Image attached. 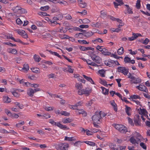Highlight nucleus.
<instances>
[{
    "instance_id": "13",
    "label": "nucleus",
    "mask_w": 150,
    "mask_h": 150,
    "mask_svg": "<svg viewBox=\"0 0 150 150\" xmlns=\"http://www.w3.org/2000/svg\"><path fill=\"white\" fill-rule=\"evenodd\" d=\"M92 91V89L91 88H88L85 89H83L82 91L81 95L85 94L88 95Z\"/></svg>"
},
{
    "instance_id": "21",
    "label": "nucleus",
    "mask_w": 150,
    "mask_h": 150,
    "mask_svg": "<svg viewBox=\"0 0 150 150\" xmlns=\"http://www.w3.org/2000/svg\"><path fill=\"white\" fill-rule=\"evenodd\" d=\"M137 117L136 119H135L134 120V124L136 126H140L141 125V123L139 121V116L138 115H137L135 116Z\"/></svg>"
},
{
    "instance_id": "14",
    "label": "nucleus",
    "mask_w": 150,
    "mask_h": 150,
    "mask_svg": "<svg viewBox=\"0 0 150 150\" xmlns=\"http://www.w3.org/2000/svg\"><path fill=\"white\" fill-rule=\"evenodd\" d=\"M130 81L132 83L137 84L141 82V79L139 78H136L133 76V78Z\"/></svg>"
},
{
    "instance_id": "1",
    "label": "nucleus",
    "mask_w": 150,
    "mask_h": 150,
    "mask_svg": "<svg viewBox=\"0 0 150 150\" xmlns=\"http://www.w3.org/2000/svg\"><path fill=\"white\" fill-rule=\"evenodd\" d=\"M106 114L102 111H97L92 117V120L94 123L99 124L102 122V119Z\"/></svg>"
},
{
    "instance_id": "4",
    "label": "nucleus",
    "mask_w": 150,
    "mask_h": 150,
    "mask_svg": "<svg viewBox=\"0 0 150 150\" xmlns=\"http://www.w3.org/2000/svg\"><path fill=\"white\" fill-rule=\"evenodd\" d=\"M113 126L120 132L125 133L127 131V129L125 126L122 125L114 124Z\"/></svg>"
},
{
    "instance_id": "6",
    "label": "nucleus",
    "mask_w": 150,
    "mask_h": 150,
    "mask_svg": "<svg viewBox=\"0 0 150 150\" xmlns=\"http://www.w3.org/2000/svg\"><path fill=\"white\" fill-rule=\"evenodd\" d=\"M15 31L23 38H28V35L25 31L19 29L16 30Z\"/></svg>"
},
{
    "instance_id": "28",
    "label": "nucleus",
    "mask_w": 150,
    "mask_h": 150,
    "mask_svg": "<svg viewBox=\"0 0 150 150\" xmlns=\"http://www.w3.org/2000/svg\"><path fill=\"white\" fill-rule=\"evenodd\" d=\"M102 54L105 55H110L111 54V52H108V50L105 48H103L101 52Z\"/></svg>"
},
{
    "instance_id": "37",
    "label": "nucleus",
    "mask_w": 150,
    "mask_h": 150,
    "mask_svg": "<svg viewBox=\"0 0 150 150\" xmlns=\"http://www.w3.org/2000/svg\"><path fill=\"white\" fill-rule=\"evenodd\" d=\"M124 52V49L122 47H121L117 51V54L119 55H122Z\"/></svg>"
},
{
    "instance_id": "5",
    "label": "nucleus",
    "mask_w": 150,
    "mask_h": 150,
    "mask_svg": "<svg viewBox=\"0 0 150 150\" xmlns=\"http://www.w3.org/2000/svg\"><path fill=\"white\" fill-rule=\"evenodd\" d=\"M69 145L67 143H59L57 144L56 147L58 149L60 150H67L69 147Z\"/></svg>"
},
{
    "instance_id": "47",
    "label": "nucleus",
    "mask_w": 150,
    "mask_h": 150,
    "mask_svg": "<svg viewBox=\"0 0 150 150\" xmlns=\"http://www.w3.org/2000/svg\"><path fill=\"white\" fill-rule=\"evenodd\" d=\"M57 31L58 32L65 33L66 31V30L65 28H63L62 27H60Z\"/></svg>"
},
{
    "instance_id": "50",
    "label": "nucleus",
    "mask_w": 150,
    "mask_h": 150,
    "mask_svg": "<svg viewBox=\"0 0 150 150\" xmlns=\"http://www.w3.org/2000/svg\"><path fill=\"white\" fill-rule=\"evenodd\" d=\"M93 34V33L92 32H88L85 33L84 35L87 37L91 36Z\"/></svg>"
},
{
    "instance_id": "3",
    "label": "nucleus",
    "mask_w": 150,
    "mask_h": 150,
    "mask_svg": "<svg viewBox=\"0 0 150 150\" xmlns=\"http://www.w3.org/2000/svg\"><path fill=\"white\" fill-rule=\"evenodd\" d=\"M142 137L139 133L135 132L133 134L129 140L132 144L136 145L140 143V140H141V138Z\"/></svg>"
},
{
    "instance_id": "26",
    "label": "nucleus",
    "mask_w": 150,
    "mask_h": 150,
    "mask_svg": "<svg viewBox=\"0 0 150 150\" xmlns=\"http://www.w3.org/2000/svg\"><path fill=\"white\" fill-rule=\"evenodd\" d=\"M129 98L133 101V100H136L137 99H140V97L138 95H132L131 96L130 98Z\"/></svg>"
},
{
    "instance_id": "54",
    "label": "nucleus",
    "mask_w": 150,
    "mask_h": 150,
    "mask_svg": "<svg viewBox=\"0 0 150 150\" xmlns=\"http://www.w3.org/2000/svg\"><path fill=\"white\" fill-rule=\"evenodd\" d=\"M78 42L81 44H88L89 43L88 42H87V41H86V40H78Z\"/></svg>"
},
{
    "instance_id": "12",
    "label": "nucleus",
    "mask_w": 150,
    "mask_h": 150,
    "mask_svg": "<svg viewBox=\"0 0 150 150\" xmlns=\"http://www.w3.org/2000/svg\"><path fill=\"white\" fill-rule=\"evenodd\" d=\"M114 60L111 59H109L108 60H105L104 62V64L106 66L109 67H111L113 66L114 64Z\"/></svg>"
},
{
    "instance_id": "45",
    "label": "nucleus",
    "mask_w": 150,
    "mask_h": 150,
    "mask_svg": "<svg viewBox=\"0 0 150 150\" xmlns=\"http://www.w3.org/2000/svg\"><path fill=\"white\" fill-rule=\"evenodd\" d=\"M105 71L103 69L100 70L98 71V73L101 76L104 77L105 76Z\"/></svg>"
},
{
    "instance_id": "10",
    "label": "nucleus",
    "mask_w": 150,
    "mask_h": 150,
    "mask_svg": "<svg viewBox=\"0 0 150 150\" xmlns=\"http://www.w3.org/2000/svg\"><path fill=\"white\" fill-rule=\"evenodd\" d=\"M139 112V114L142 115H143L146 117H148L147 115L148 112L146 111V109L144 108H139V109H138Z\"/></svg>"
},
{
    "instance_id": "2",
    "label": "nucleus",
    "mask_w": 150,
    "mask_h": 150,
    "mask_svg": "<svg viewBox=\"0 0 150 150\" xmlns=\"http://www.w3.org/2000/svg\"><path fill=\"white\" fill-rule=\"evenodd\" d=\"M11 6L12 10L17 14L25 13L27 12L25 9L22 8L17 3H11Z\"/></svg>"
},
{
    "instance_id": "62",
    "label": "nucleus",
    "mask_w": 150,
    "mask_h": 150,
    "mask_svg": "<svg viewBox=\"0 0 150 150\" xmlns=\"http://www.w3.org/2000/svg\"><path fill=\"white\" fill-rule=\"evenodd\" d=\"M42 116L43 117V119H45L50 118L51 117L50 115L48 113L45 114L44 115H42Z\"/></svg>"
},
{
    "instance_id": "33",
    "label": "nucleus",
    "mask_w": 150,
    "mask_h": 150,
    "mask_svg": "<svg viewBox=\"0 0 150 150\" xmlns=\"http://www.w3.org/2000/svg\"><path fill=\"white\" fill-rule=\"evenodd\" d=\"M83 77L87 80L89 81L92 84H94V82L91 78L89 77H88L85 75H83Z\"/></svg>"
},
{
    "instance_id": "55",
    "label": "nucleus",
    "mask_w": 150,
    "mask_h": 150,
    "mask_svg": "<svg viewBox=\"0 0 150 150\" xmlns=\"http://www.w3.org/2000/svg\"><path fill=\"white\" fill-rule=\"evenodd\" d=\"M17 79L19 81L20 83L22 84L23 86H26V85L25 84V83H29L28 82H25V80L23 79H22L21 80L20 79Z\"/></svg>"
},
{
    "instance_id": "36",
    "label": "nucleus",
    "mask_w": 150,
    "mask_h": 150,
    "mask_svg": "<svg viewBox=\"0 0 150 150\" xmlns=\"http://www.w3.org/2000/svg\"><path fill=\"white\" fill-rule=\"evenodd\" d=\"M86 63L88 64L93 66L97 67L98 66L96 63L92 62L91 60L89 59H87Z\"/></svg>"
},
{
    "instance_id": "24",
    "label": "nucleus",
    "mask_w": 150,
    "mask_h": 150,
    "mask_svg": "<svg viewBox=\"0 0 150 150\" xmlns=\"http://www.w3.org/2000/svg\"><path fill=\"white\" fill-rule=\"evenodd\" d=\"M72 121V120L69 118H65L63 119L62 120V122L64 124L69 123Z\"/></svg>"
},
{
    "instance_id": "44",
    "label": "nucleus",
    "mask_w": 150,
    "mask_h": 150,
    "mask_svg": "<svg viewBox=\"0 0 150 150\" xmlns=\"http://www.w3.org/2000/svg\"><path fill=\"white\" fill-rule=\"evenodd\" d=\"M93 61L97 63H100L101 62V59L99 56H97Z\"/></svg>"
},
{
    "instance_id": "61",
    "label": "nucleus",
    "mask_w": 150,
    "mask_h": 150,
    "mask_svg": "<svg viewBox=\"0 0 150 150\" xmlns=\"http://www.w3.org/2000/svg\"><path fill=\"white\" fill-rule=\"evenodd\" d=\"M103 48L104 47L103 46H100L99 45H97L96 47V49L99 50L101 52Z\"/></svg>"
},
{
    "instance_id": "19",
    "label": "nucleus",
    "mask_w": 150,
    "mask_h": 150,
    "mask_svg": "<svg viewBox=\"0 0 150 150\" xmlns=\"http://www.w3.org/2000/svg\"><path fill=\"white\" fill-rule=\"evenodd\" d=\"M3 101L4 103H8L11 102V100L8 96H4L3 97Z\"/></svg>"
},
{
    "instance_id": "56",
    "label": "nucleus",
    "mask_w": 150,
    "mask_h": 150,
    "mask_svg": "<svg viewBox=\"0 0 150 150\" xmlns=\"http://www.w3.org/2000/svg\"><path fill=\"white\" fill-rule=\"evenodd\" d=\"M61 115L65 116H68L69 115L70 113L67 111H61Z\"/></svg>"
},
{
    "instance_id": "20",
    "label": "nucleus",
    "mask_w": 150,
    "mask_h": 150,
    "mask_svg": "<svg viewBox=\"0 0 150 150\" xmlns=\"http://www.w3.org/2000/svg\"><path fill=\"white\" fill-rule=\"evenodd\" d=\"M125 110L127 115L129 116L131 115L132 109L131 108L127 105H125Z\"/></svg>"
},
{
    "instance_id": "63",
    "label": "nucleus",
    "mask_w": 150,
    "mask_h": 150,
    "mask_svg": "<svg viewBox=\"0 0 150 150\" xmlns=\"http://www.w3.org/2000/svg\"><path fill=\"white\" fill-rule=\"evenodd\" d=\"M74 69L71 68V66H68V71L70 73H73V72Z\"/></svg>"
},
{
    "instance_id": "8",
    "label": "nucleus",
    "mask_w": 150,
    "mask_h": 150,
    "mask_svg": "<svg viewBox=\"0 0 150 150\" xmlns=\"http://www.w3.org/2000/svg\"><path fill=\"white\" fill-rule=\"evenodd\" d=\"M75 87L78 90L77 92L79 95H81L82 91L83 89H82L83 87L81 83H76L75 85Z\"/></svg>"
},
{
    "instance_id": "16",
    "label": "nucleus",
    "mask_w": 150,
    "mask_h": 150,
    "mask_svg": "<svg viewBox=\"0 0 150 150\" xmlns=\"http://www.w3.org/2000/svg\"><path fill=\"white\" fill-rule=\"evenodd\" d=\"M8 52L14 54H17V51L16 49L11 48H8L7 50Z\"/></svg>"
},
{
    "instance_id": "41",
    "label": "nucleus",
    "mask_w": 150,
    "mask_h": 150,
    "mask_svg": "<svg viewBox=\"0 0 150 150\" xmlns=\"http://www.w3.org/2000/svg\"><path fill=\"white\" fill-rule=\"evenodd\" d=\"M74 37L77 38H83V34L82 33H77L75 35Z\"/></svg>"
},
{
    "instance_id": "18",
    "label": "nucleus",
    "mask_w": 150,
    "mask_h": 150,
    "mask_svg": "<svg viewBox=\"0 0 150 150\" xmlns=\"http://www.w3.org/2000/svg\"><path fill=\"white\" fill-rule=\"evenodd\" d=\"M141 140H140V142L139 143V144L140 146L143 149L146 150V146L145 143L142 142L144 140V139L142 138V137L141 138Z\"/></svg>"
},
{
    "instance_id": "23",
    "label": "nucleus",
    "mask_w": 150,
    "mask_h": 150,
    "mask_svg": "<svg viewBox=\"0 0 150 150\" xmlns=\"http://www.w3.org/2000/svg\"><path fill=\"white\" fill-rule=\"evenodd\" d=\"M110 103L112 106L114 111L115 112H117V105L115 103L114 101V100H112L110 101Z\"/></svg>"
},
{
    "instance_id": "59",
    "label": "nucleus",
    "mask_w": 150,
    "mask_h": 150,
    "mask_svg": "<svg viewBox=\"0 0 150 150\" xmlns=\"http://www.w3.org/2000/svg\"><path fill=\"white\" fill-rule=\"evenodd\" d=\"M59 37L62 39H65L68 38L69 36L65 35H59Z\"/></svg>"
},
{
    "instance_id": "49",
    "label": "nucleus",
    "mask_w": 150,
    "mask_h": 150,
    "mask_svg": "<svg viewBox=\"0 0 150 150\" xmlns=\"http://www.w3.org/2000/svg\"><path fill=\"white\" fill-rule=\"evenodd\" d=\"M49 52L50 53L52 54L53 55H55L56 56H57L59 58H61V56L59 55V54L57 52H53L51 50H49Z\"/></svg>"
},
{
    "instance_id": "17",
    "label": "nucleus",
    "mask_w": 150,
    "mask_h": 150,
    "mask_svg": "<svg viewBox=\"0 0 150 150\" xmlns=\"http://www.w3.org/2000/svg\"><path fill=\"white\" fill-rule=\"evenodd\" d=\"M75 112L76 114L77 115L82 114L85 116H86L87 115L86 113L82 109H76Z\"/></svg>"
},
{
    "instance_id": "22",
    "label": "nucleus",
    "mask_w": 150,
    "mask_h": 150,
    "mask_svg": "<svg viewBox=\"0 0 150 150\" xmlns=\"http://www.w3.org/2000/svg\"><path fill=\"white\" fill-rule=\"evenodd\" d=\"M88 53L89 55L91 58L93 60L95 59V58L97 55L94 53V52L91 51H89L88 52Z\"/></svg>"
},
{
    "instance_id": "43",
    "label": "nucleus",
    "mask_w": 150,
    "mask_h": 150,
    "mask_svg": "<svg viewBox=\"0 0 150 150\" xmlns=\"http://www.w3.org/2000/svg\"><path fill=\"white\" fill-rule=\"evenodd\" d=\"M83 142H84L87 144L91 146H94L95 145V143L94 142L91 141H85Z\"/></svg>"
},
{
    "instance_id": "48",
    "label": "nucleus",
    "mask_w": 150,
    "mask_h": 150,
    "mask_svg": "<svg viewBox=\"0 0 150 150\" xmlns=\"http://www.w3.org/2000/svg\"><path fill=\"white\" fill-rule=\"evenodd\" d=\"M149 41V40L147 38H146L145 40H143V39L141 40L142 43L145 45L147 44Z\"/></svg>"
},
{
    "instance_id": "51",
    "label": "nucleus",
    "mask_w": 150,
    "mask_h": 150,
    "mask_svg": "<svg viewBox=\"0 0 150 150\" xmlns=\"http://www.w3.org/2000/svg\"><path fill=\"white\" fill-rule=\"evenodd\" d=\"M15 105L16 107H18L19 109H23V105L20 104L19 103H15Z\"/></svg>"
},
{
    "instance_id": "40",
    "label": "nucleus",
    "mask_w": 150,
    "mask_h": 150,
    "mask_svg": "<svg viewBox=\"0 0 150 150\" xmlns=\"http://www.w3.org/2000/svg\"><path fill=\"white\" fill-rule=\"evenodd\" d=\"M99 83L104 85L105 86H108V85L107 83V82L104 80L102 79H100L99 80Z\"/></svg>"
},
{
    "instance_id": "30",
    "label": "nucleus",
    "mask_w": 150,
    "mask_h": 150,
    "mask_svg": "<svg viewBox=\"0 0 150 150\" xmlns=\"http://www.w3.org/2000/svg\"><path fill=\"white\" fill-rule=\"evenodd\" d=\"M64 140L69 141H74L76 140V139L74 137H65Z\"/></svg>"
},
{
    "instance_id": "52",
    "label": "nucleus",
    "mask_w": 150,
    "mask_h": 150,
    "mask_svg": "<svg viewBox=\"0 0 150 150\" xmlns=\"http://www.w3.org/2000/svg\"><path fill=\"white\" fill-rule=\"evenodd\" d=\"M16 22L17 24L19 25H21L23 24V21L20 18H18L16 20Z\"/></svg>"
},
{
    "instance_id": "32",
    "label": "nucleus",
    "mask_w": 150,
    "mask_h": 150,
    "mask_svg": "<svg viewBox=\"0 0 150 150\" xmlns=\"http://www.w3.org/2000/svg\"><path fill=\"white\" fill-rule=\"evenodd\" d=\"M78 3L79 6L81 7H85L86 6V4L84 1L81 0L78 1Z\"/></svg>"
},
{
    "instance_id": "11",
    "label": "nucleus",
    "mask_w": 150,
    "mask_h": 150,
    "mask_svg": "<svg viewBox=\"0 0 150 150\" xmlns=\"http://www.w3.org/2000/svg\"><path fill=\"white\" fill-rule=\"evenodd\" d=\"M10 92L13 96L17 98L19 97L20 94L18 93L17 89L14 88H11L10 90Z\"/></svg>"
},
{
    "instance_id": "60",
    "label": "nucleus",
    "mask_w": 150,
    "mask_h": 150,
    "mask_svg": "<svg viewBox=\"0 0 150 150\" xmlns=\"http://www.w3.org/2000/svg\"><path fill=\"white\" fill-rule=\"evenodd\" d=\"M10 117L13 118H17L19 117V115L18 114L16 113L12 114Z\"/></svg>"
},
{
    "instance_id": "64",
    "label": "nucleus",
    "mask_w": 150,
    "mask_h": 150,
    "mask_svg": "<svg viewBox=\"0 0 150 150\" xmlns=\"http://www.w3.org/2000/svg\"><path fill=\"white\" fill-rule=\"evenodd\" d=\"M130 59L128 57H125L124 59V61L126 63H129L130 61Z\"/></svg>"
},
{
    "instance_id": "29",
    "label": "nucleus",
    "mask_w": 150,
    "mask_h": 150,
    "mask_svg": "<svg viewBox=\"0 0 150 150\" xmlns=\"http://www.w3.org/2000/svg\"><path fill=\"white\" fill-rule=\"evenodd\" d=\"M34 93V90L32 88H29L28 90L27 91V93L28 95L31 97L33 96Z\"/></svg>"
},
{
    "instance_id": "53",
    "label": "nucleus",
    "mask_w": 150,
    "mask_h": 150,
    "mask_svg": "<svg viewBox=\"0 0 150 150\" xmlns=\"http://www.w3.org/2000/svg\"><path fill=\"white\" fill-rule=\"evenodd\" d=\"M110 18L112 21H117V22H118L120 23H121L122 22V20L119 19L118 18H115L112 16H111L110 17Z\"/></svg>"
},
{
    "instance_id": "39",
    "label": "nucleus",
    "mask_w": 150,
    "mask_h": 150,
    "mask_svg": "<svg viewBox=\"0 0 150 150\" xmlns=\"http://www.w3.org/2000/svg\"><path fill=\"white\" fill-rule=\"evenodd\" d=\"M100 88L102 90L103 93V94L106 95L108 93L109 91L108 89H106V88L103 87H100Z\"/></svg>"
},
{
    "instance_id": "9",
    "label": "nucleus",
    "mask_w": 150,
    "mask_h": 150,
    "mask_svg": "<svg viewBox=\"0 0 150 150\" xmlns=\"http://www.w3.org/2000/svg\"><path fill=\"white\" fill-rule=\"evenodd\" d=\"M136 88L140 91H143L145 92H147L148 91L146 87L144 86L142 84H140L139 86H137Z\"/></svg>"
},
{
    "instance_id": "57",
    "label": "nucleus",
    "mask_w": 150,
    "mask_h": 150,
    "mask_svg": "<svg viewBox=\"0 0 150 150\" xmlns=\"http://www.w3.org/2000/svg\"><path fill=\"white\" fill-rule=\"evenodd\" d=\"M49 6H43V7H41L40 9L44 11H46L47 10H48L49 8Z\"/></svg>"
},
{
    "instance_id": "27",
    "label": "nucleus",
    "mask_w": 150,
    "mask_h": 150,
    "mask_svg": "<svg viewBox=\"0 0 150 150\" xmlns=\"http://www.w3.org/2000/svg\"><path fill=\"white\" fill-rule=\"evenodd\" d=\"M27 86H30L35 88H37L39 86V85L37 84H30L29 83H25Z\"/></svg>"
},
{
    "instance_id": "46",
    "label": "nucleus",
    "mask_w": 150,
    "mask_h": 150,
    "mask_svg": "<svg viewBox=\"0 0 150 150\" xmlns=\"http://www.w3.org/2000/svg\"><path fill=\"white\" fill-rule=\"evenodd\" d=\"M33 58L37 62H39L41 60V58L40 57L36 54H35Z\"/></svg>"
},
{
    "instance_id": "25",
    "label": "nucleus",
    "mask_w": 150,
    "mask_h": 150,
    "mask_svg": "<svg viewBox=\"0 0 150 150\" xmlns=\"http://www.w3.org/2000/svg\"><path fill=\"white\" fill-rule=\"evenodd\" d=\"M92 42L94 44H96L97 43H102L103 42V40L100 38H98L95 39L93 40Z\"/></svg>"
},
{
    "instance_id": "58",
    "label": "nucleus",
    "mask_w": 150,
    "mask_h": 150,
    "mask_svg": "<svg viewBox=\"0 0 150 150\" xmlns=\"http://www.w3.org/2000/svg\"><path fill=\"white\" fill-rule=\"evenodd\" d=\"M140 0H137L136 5V7L137 9H139L140 8Z\"/></svg>"
},
{
    "instance_id": "7",
    "label": "nucleus",
    "mask_w": 150,
    "mask_h": 150,
    "mask_svg": "<svg viewBox=\"0 0 150 150\" xmlns=\"http://www.w3.org/2000/svg\"><path fill=\"white\" fill-rule=\"evenodd\" d=\"M117 70L118 72L123 73L125 75H127L128 72V69L123 67H118Z\"/></svg>"
},
{
    "instance_id": "31",
    "label": "nucleus",
    "mask_w": 150,
    "mask_h": 150,
    "mask_svg": "<svg viewBox=\"0 0 150 150\" xmlns=\"http://www.w3.org/2000/svg\"><path fill=\"white\" fill-rule=\"evenodd\" d=\"M30 69L33 72L35 73H39L40 72L39 69L37 67H32Z\"/></svg>"
},
{
    "instance_id": "35",
    "label": "nucleus",
    "mask_w": 150,
    "mask_h": 150,
    "mask_svg": "<svg viewBox=\"0 0 150 150\" xmlns=\"http://www.w3.org/2000/svg\"><path fill=\"white\" fill-rule=\"evenodd\" d=\"M3 37L5 39H10L11 40L14 39V38L12 36V35L11 34H6L4 35Z\"/></svg>"
},
{
    "instance_id": "38",
    "label": "nucleus",
    "mask_w": 150,
    "mask_h": 150,
    "mask_svg": "<svg viewBox=\"0 0 150 150\" xmlns=\"http://www.w3.org/2000/svg\"><path fill=\"white\" fill-rule=\"evenodd\" d=\"M43 108L47 111H50L52 110L53 109V108L50 106H49L46 105H44Z\"/></svg>"
},
{
    "instance_id": "34",
    "label": "nucleus",
    "mask_w": 150,
    "mask_h": 150,
    "mask_svg": "<svg viewBox=\"0 0 150 150\" xmlns=\"http://www.w3.org/2000/svg\"><path fill=\"white\" fill-rule=\"evenodd\" d=\"M23 72H26L29 69V67L28 64H25L23 65Z\"/></svg>"
},
{
    "instance_id": "15",
    "label": "nucleus",
    "mask_w": 150,
    "mask_h": 150,
    "mask_svg": "<svg viewBox=\"0 0 150 150\" xmlns=\"http://www.w3.org/2000/svg\"><path fill=\"white\" fill-rule=\"evenodd\" d=\"M55 126H56L60 128L64 129L65 130H68L69 129V128L67 126L61 124L60 122H56V124Z\"/></svg>"
},
{
    "instance_id": "42",
    "label": "nucleus",
    "mask_w": 150,
    "mask_h": 150,
    "mask_svg": "<svg viewBox=\"0 0 150 150\" xmlns=\"http://www.w3.org/2000/svg\"><path fill=\"white\" fill-rule=\"evenodd\" d=\"M120 23V24L118 26V28H116L115 29H113V30H112V31L113 32H118L120 30V27L123 26L124 25V23Z\"/></svg>"
}]
</instances>
